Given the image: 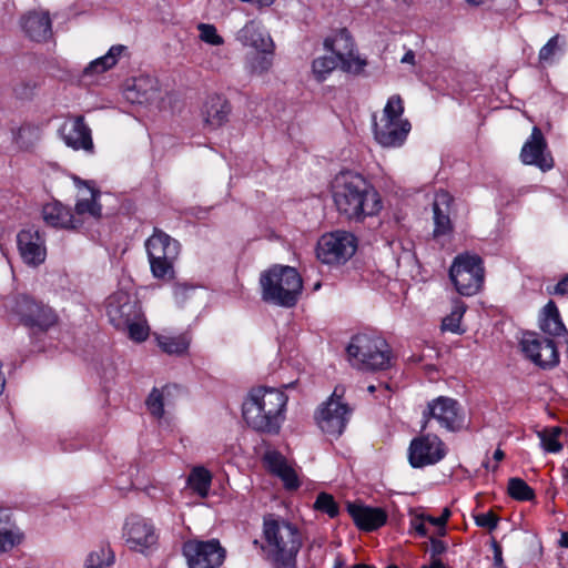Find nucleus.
I'll use <instances>...</instances> for the list:
<instances>
[{"label":"nucleus","mask_w":568,"mask_h":568,"mask_svg":"<svg viewBox=\"0 0 568 568\" xmlns=\"http://www.w3.org/2000/svg\"><path fill=\"white\" fill-rule=\"evenodd\" d=\"M404 114V102L400 95H392L382 112L379 120H374L376 141L385 148H399L404 144L412 125Z\"/></svg>","instance_id":"0eeeda50"},{"label":"nucleus","mask_w":568,"mask_h":568,"mask_svg":"<svg viewBox=\"0 0 568 568\" xmlns=\"http://www.w3.org/2000/svg\"><path fill=\"white\" fill-rule=\"evenodd\" d=\"M23 540L22 531L12 523L7 510L0 509V554L9 552Z\"/></svg>","instance_id":"2f4dec72"},{"label":"nucleus","mask_w":568,"mask_h":568,"mask_svg":"<svg viewBox=\"0 0 568 568\" xmlns=\"http://www.w3.org/2000/svg\"><path fill=\"white\" fill-rule=\"evenodd\" d=\"M508 493L517 500H531L535 497L534 490L520 478H510L508 481Z\"/></svg>","instance_id":"c03bdc74"},{"label":"nucleus","mask_w":568,"mask_h":568,"mask_svg":"<svg viewBox=\"0 0 568 568\" xmlns=\"http://www.w3.org/2000/svg\"><path fill=\"white\" fill-rule=\"evenodd\" d=\"M274 48L270 51H255L245 58V69L254 75L266 74L273 67Z\"/></svg>","instance_id":"72a5a7b5"},{"label":"nucleus","mask_w":568,"mask_h":568,"mask_svg":"<svg viewBox=\"0 0 568 568\" xmlns=\"http://www.w3.org/2000/svg\"><path fill=\"white\" fill-rule=\"evenodd\" d=\"M425 523H427L426 518H419V515L415 517V519L412 521V526L414 530L422 537L427 535V528Z\"/></svg>","instance_id":"603ef678"},{"label":"nucleus","mask_w":568,"mask_h":568,"mask_svg":"<svg viewBox=\"0 0 568 568\" xmlns=\"http://www.w3.org/2000/svg\"><path fill=\"white\" fill-rule=\"evenodd\" d=\"M559 39L558 34L554 36L549 39V41L540 49L539 51V60L540 61H551L556 52L559 50Z\"/></svg>","instance_id":"49530a36"},{"label":"nucleus","mask_w":568,"mask_h":568,"mask_svg":"<svg viewBox=\"0 0 568 568\" xmlns=\"http://www.w3.org/2000/svg\"><path fill=\"white\" fill-rule=\"evenodd\" d=\"M263 459L268 470L278 476L287 489L298 488L300 481L295 469L287 464L280 453L268 450Z\"/></svg>","instance_id":"cd10ccee"},{"label":"nucleus","mask_w":568,"mask_h":568,"mask_svg":"<svg viewBox=\"0 0 568 568\" xmlns=\"http://www.w3.org/2000/svg\"><path fill=\"white\" fill-rule=\"evenodd\" d=\"M160 348L170 355H182L189 346L191 338L187 334H180L176 336L159 335L156 337Z\"/></svg>","instance_id":"f704fd0d"},{"label":"nucleus","mask_w":568,"mask_h":568,"mask_svg":"<svg viewBox=\"0 0 568 568\" xmlns=\"http://www.w3.org/2000/svg\"><path fill=\"white\" fill-rule=\"evenodd\" d=\"M493 549H494L495 564L497 566H500L501 562H503L501 548H500V546L496 541H494L493 542Z\"/></svg>","instance_id":"6e6d98bb"},{"label":"nucleus","mask_w":568,"mask_h":568,"mask_svg":"<svg viewBox=\"0 0 568 568\" xmlns=\"http://www.w3.org/2000/svg\"><path fill=\"white\" fill-rule=\"evenodd\" d=\"M521 349L531 362L544 368L552 367L559 361L554 342L539 337L535 333H527L523 336Z\"/></svg>","instance_id":"6ab92c4d"},{"label":"nucleus","mask_w":568,"mask_h":568,"mask_svg":"<svg viewBox=\"0 0 568 568\" xmlns=\"http://www.w3.org/2000/svg\"><path fill=\"white\" fill-rule=\"evenodd\" d=\"M145 250L152 275L169 281L174 277V265L181 252V244L165 232L154 229L145 241Z\"/></svg>","instance_id":"6e6552de"},{"label":"nucleus","mask_w":568,"mask_h":568,"mask_svg":"<svg viewBox=\"0 0 568 568\" xmlns=\"http://www.w3.org/2000/svg\"><path fill=\"white\" fill-rule=\"evenodd\" d=\"M469 6H479L484 0H465Z\"/></svg>","instance_id":"680f3d73"},{"label":"nucleus","mask_w":568,"mask_h":568,"mask_svg":"<svg viewBox=\"0 0 568 568\" xmlns=\"http://www.w3.org/2000/svg\"><path fill=\"white\" fill-rule=\"evenodd\" d=\"M493 457H494L495 462L498 463L504 459L505 454L501 449H496Z\"/></svg>","instance_id":"bf43d9fd"},{"label":"nucleus","mask_w":568,"mask_h":568,"mask_svg":"<svg viewBox=\"0 0 568 568\" xmlns=\"http://www.w3.org/2000/svg\"><path fill=\"white\" fill-rule=\"evenodd\" d=\"M122 538L130 549L143 551L156 542L158 536L151 520L141 515L131 514L124 520Z\"/></svg>","instance_id":"4468645a"},{"label":"nucleus","mask_w":568,"mask_h":568,"mask_svg":"<svg viewBox=\"0 0 568 568\" xmlns=\"http://www.w3.org/2000/svg\"><path fill=\"white\" fill-rule=\"evenodd\" d=\"M113 561L114 554L111 548L100 547L88 555L84 568H109Z\"/></svg>","instance_id":"ea45409f"},{"label":"nucleus","mask_w":568,"mask_h":568,"mask_svg":"<svg viewBox=\"0 0 568 568\" xmlns=\"http://www.w3.org/2000/svg\"><path fill=\"white\" fill-rule=\"evenodd\" d=\"M325 45L339 63V68L346 72L359 73L366 65L365 61L355 54L353 40L345 31H341L331 40H326Z\"/></svg>","instance_id":"aec40b11"},{"label":"nucleus","mask_w":568,"mask_h":568,"mask_svg":"<svg viewBox=\"0 0 568 568\" xmlns=\"http://www.w3.org/2000/svg\"><path fill=\"white\" fill-rule=\"evenodd\" d=\"M452 203L453 197L448 192L440 190L435 194L433 203L435 235L446 234L452 230L449 219Z\"/></svg>","instance_id":"c756f323"},{"label":"nucleus","mask_w":568,"mask_h":568,"mask_svg":"<svg viewBox=\"0 0 568 568\" xmlns=\"http://www.w3.org/2000/svg\"><path fill=\"white\" fill-rule=\"evenodd\" d=\"M39 142L38 132L30 128H20L14 136V144L22 152H32Z\"/></svg>","instance_id":"a19ab883"},{"label":"nucleus","mask_w":568,"mask_h":568,"mask_svg":"<svg viewBox=\"0 0 568 568\" xmlns=\"http://www.w3.org/2000/svg\"><path fill=\"white\" fill-rule=\"evenodd\" d=\"M422 568H447V567L444 566L439 559H433L430 565L423 566Z\"/></svg>","instance_id":"13d9d810"},{"label":"nucleus","mask_w":568,"mask_h":568,"mask_svg":"<svg viewBox=\"0 0 568 568\" xmlns=\"http://www.w3.org/2000/svg\"><path fill=\"white\" fill-rule=\"evenodd\" d=\"M183 554L189 568H216L222 565L225 557V550L216 539L189 540L183 545Z\"/></svg>","instance_id":"ddd939ff"},{"label":"nucleus","mask_w":568,"mask_h":568,"mask_svg":"<svg viewBox=\"0 0 568 568\" xmlns=\"http://www.w3.org/2000/svg\"><path fill=\"white\" fill-rule=\"evenodd\" d=\"M287 396L276 388H253L243 403V418L254 430L275 434L284 419Z\"/></svg>","instance_id":"f03ea898"},{"label":"nucleus","mask_w":568,"mask_h":568,"mask_svg":"<svg viewBox=\"0 0 568 568\" xmlns=\"http://www.w3.org/2000/svg\"><path fill=\"white\" fill-rule=\"evenodd\" d=\"M476 525L493 530L497 527L498 518L493 511L475 516Z\"/></svg>","instance_id":"09e8293b"},{"label":"nucleus","mask_w":568,"mask_h":568,"mask_svg":"<svg viewBox=\"0 0 568 568\" xmlns=\"http://www.w3.org/2000/svg\"><path fill=\"white\" fill-rule=\"evenodd\" d=\"M465 311L466 305L460 300L454 301L450 313L443 318L442 328L455 334H462L464 331L460 327V322Z\"/></svg>","instance_id":"4c0bfd02"},{"label":"nucleus","mask_w":568,"mask_h":568,"mask_svg":"<svg viewBox=\"0 0 568 568\" xmlns=\"http://www.w3.org/2000/svg\"><path fill=\"white\" fill-rule=\"evenodd\" d=\"M16 311L28 326L48 329L57 323V315L51 307L27 295L17 300Z\"/></svg>","instance_id":"f3484780"},{"label":"nucleus","mask_w":568,"mask_h":568,"mask_svg":"<svg viewBox=\"0 0 568 568\" xmlns=\"http://www.w3.org/2000/svg\"><path fill=\"white\" fill-rule=\"evenodd\" d=\"M347 508L355 525L362 530H375L382 527L387 519L385 511L381 508H372L355 504H349Z\"/></svg>","instance_id":"a878e982"},{"label":"nucleus","mask_w":568,"mask_h":568,"mask_svg":"<svg viewBox=\"0 0 568 568\" xmlns=\"http://www.w3.org/2000/svg\"><path fill=\"white\" fill-rule=\"evenodd\" d=\"M123 94L131 103H149L158 95V82L150 75H140L128 81Z\"/></svg>","instance_id":"393cba45"},{"label":"nucleus","mask_w":568,"mask_h":568,"mask_svg":"<svg viewBox=\"0 0 568 568\" xmlns=\"http://www.w3.org/2000/svg\"><path fill=\"white\" fill-rule=\"evenodd\" d=\"M230 112V103L223 97L215 94L206 99L203 109V118L209 126L217 129L229 121Z\"/></svg>","instance_id":"c85d7f7f"},{"label":"nucleus","mask_w":568,"mask_h":568,"mask_svg":"<svg viewBox=\"0 0 568 568\" xmlns=\"http://www.w3.org/2000/svg\"><path fill=\"white\" fill-rule=\"evenodd\" d=\"M376 387L374 385L368 386V392L373 393L375 392Z\"/></svg>","instance_id":"0e129e2a"},{"label":"nucleus","mask_w":568,"mask_h":568,"mask_svg":"<svg viewBox=\"0 0 568 568\" xmlns=\"http://www.w3.org/2000/svg\"><path fill=\"white\" fill-rule=\"evenodd\" d=\"M314 508L327 514L329 517H335L338 514V506L333 496L326 493H321L314 504Z\"/></svg>","instance_id":"a18cd8bd"},{"label":"nucleus","mask_w":568,"mask_h":568,"mask_svg":"<svg viewBox=\"0 0 568 568\" xmlns=\"http://www.w3.org/2000/svg\"><path fill=\"white\" fill-rule=\"evenodd\" d=\"M402 63L415 65V53L413 50H408L400 60Z\"/></svg>","instance_id":"4d7b16f0"},{"label":"nucleus","mask_w":568,"mask_h":568,"mask_svg":"<svg viewBox=\"0 0 568 568\" xmlns=\"http://www.w3.org/2000/svg\"><path fill=\"white\" fill-rule=\"evenodd\" d=\"M45 223L58 229H77L80 220L71 212L70 207L60 202L47 203L42 209Z\"/></svg>","instance_id":"bb28decb"},{"label":"nucleus","mask_w":568,"mask_h":568,"mask_svg":"<svg viewBox=\"0 0 568 568\" xmlns=\"http://www.w3.org/2000/svg\"><path fill=\"white\" fill-rule=\"evenodd\" d=\"M172 387L165 386L162 389L154 388L148 399H146V406L151 415H153L156 418L163 417L164 414V404L168 399V397L172 394Z\"/></svg>","instance_id":"58836bf2"},{"label":"nucleus","mask_w":568,"mask_h":568,"mask_svg":"<svg viewBox=\"0 0 568 568\" xmlns=\"http://www.w3.org/2000/svg\"><path fill=\"white\" fill-rule=\"evenodd\" d=\"M77 187V202L74 215L80 220V225L85 220H99L102 216V205L99 203L100 191L90 181H83L78 176L72 178Z\"/></svg>","instance_id":"dca6fc26"},{"label":"nucleus","mask_w":568,"mask_h":568,"mask_svg":"<svg viewBox=\"0 0 568 568\" xmlns=\"http://www.w3.org/2000/svg\"><path fill=\"white\" fill-rule=\"evenodd\" d=\"M559 544L561 547L568 548V532H562L560 536Z\"/></svg>","instance_id":"052dcab7"},{"label":"nucleus","mask_w":568,"mask_h":568,"mask_svg":"<svg viewBox=\"0 0 568 568\" xmlns=\"http://www.w3.org/2000/svg\"><path fill=\"white\" fill-rule=\"evenodd\" d=\"M20 257L29 266H39L45 261V240L38 230H22L17 235Z\"/></svg>","instance_id":"412c9836"},{"label":"nucleus","mask_w":568,"mask_h":568,"mask_svg":"<svg viewBox=\"0 0 568 568\" xmlns=\"http://www.w3.org/2000/svg\"><path fill=\"white\" fill-rule=\"evenodd\" d=\"M562 429L558 426L544 428L537 432V436L540 440L542 449L547 453L557 454L562 450V444L560 443V435Z\"/></svg>","instance_id":"e433bc0d"},{"label":"nucleus","mask_w":568,"mask_h":568,"mask_svg":"<svg viewBox=\"0 0 568 568\" xmlns=\"http://www.w3.org/2000/svg\"><path fill=\"white\" fill-rule=\"evenodd\" d=\"M236 40L244 47L252 48L255 51H270L274 48V42L270 33L260 21L251 20L246 22L236 33Z\"/></svg>","instance_id":"5701e85b"},{"label":"nucleus","mask_w":568,"mask_h":568,"mask_svg":"<svg viewBox=\"0 0 568 568\" xmlns=\"http://www.w3.org/2000/svg\"><path fill=\"white\" fill-rule=\"evenodd\" d=\"M547 142L539 128L534 126L529 139L520 151V160L524 164L536 165L541 171H548L554 166V159L546 152Z\"/></svg>","instance_id":"4be33fe9"},{"label":"nucleus","mask_w":568,"mask_h":568,"mask_svg":"<svg viewBox=\"0 0 568 568\" xmlns=\"http://www.w3.org/2000/svg\"><path fill=\"white\" fill-rule=\"evenodd\" d=\"M21 28L26 36L33 41L43 42L51 38V20L49 13L42 10H34L21 18Z\"/></svg>","instance_id":"b1692460"},{"label":"nucleus","mask_w":568,"mask_h":568,"mask_svg":"<svg viewBox=\"0 0 568 568\" xmlns=\"http://www.w3.org/2000/svg\"><path fill=\"white\" fill-rule=\"evenodd\" d=\"M212 475L204 467H194L187 478V484L193 491L202 498L206 497L211 487Z\"/></svg>","instance_id":"c9c22d12"},{"label":"nucleus","mask_w":568,"mask_h":568,"mask_svg":"<svg viewBox=\"0 0 568 568\" xmlns=\"http://www.w3.org/2000/svg\"><path fill=\"white\" fill-rule=\"evenodd\" d=\"M265 551L275 568H296V557L302 547V532L293 523L270 514L263 520Z\"/></svg>","instance_id":"7ed1b4c3"},{"label":"nucleus","mask_w":568,"mask_h":568,"mask_svg":"<svg viewBox=\"0 0 568 568\" xmlns=\"http://www.w3.org/2000/svg\"><path fill=\"white\" fill-rule=\"evenodd\" d=\"M352 568H375V567L371 566V565H365V564H357V565L353 566Z\"/></svg>","instance_id":"e2e57ef3"},{"label":"nucleus","mask_w":568,"mask_h":568,"mask_svg":"<svg viewBox=\"0 0 568 568\" xmlns=\"http://www.w3.org/2000/svg\"><path fill=\"white\" fill-rule=\"evenodd\" d=\"M334 205L341 216L351 222H363L383 209L379 193L361 174L341 172L331 184Z\"/></svg>","instance_id":"f257e3e1"},{"label":"nucleus","mask_w":568,"mask_h":568,"mask_svg":"<svg viewBox=\"0 0 568 568\" xmlns=\"http://www.w3.org/2000/svg\"><path fill=\"white\" fill-rule=\"evenodd\" d=\"M351 364L362 371H383L390 366V348L387 342L376 334H358L347 346Z\"/></svg>","instance_id":"423d86ee"},{"label":"nucleus","mask_w":568,"mask_h":568,"mask_svg":"<svg viewBox=\"0 0 568 568\" xmlns=\"http://www.w3.org/2000/svg\"><path fill=\"white\" fill-rule=\"evenodd\" d=\"M323 546H324V539L323 538H316L314 540H312V542L310 544V551H314L316 552L317 557H321L322 556V552H323Z\"/></svg>","instance_id":"5fc2aeb1"},{"label":"nucleus","mask_w":568,"mask_h":568,"mask_svg":"<svg viewBox=\"0 0 568 568\" xmlns=\"http://www.w3.org/2000/svg\"><path fill=\"white\" fill-rule=\"evenodd\" d=\"M540 328L552 336H561L566 333V327L561 322L558 308L552 301H549L542 310Z\"/></svg>","instance_id":"473e14b6"},{"label":"nucleus","mask_w":568,"mask_h":568,"mask_svg":"<svg viewBox=\"0 0 568 568\" xmlns=\"http://www.w3.org/2000/svg\"><path fill=\"white\" fill-rule=\"evenodd\" d=\"M174 297L179 304H183L186 300L195 294V288L183 283H178L174 286Z\"/></svg>","instance_id":"de8ad7c7"},{"label":"nucleus","mask_w":568,"mask_h":568,"mask_svg":"<svg viewBox=\"0 0 568 568\" xmlns=\"http://www.w3.org/2000/svg\"><path fill=\"white\" fill-rule=\"evenodd\" d=\"M125 51L126 47L122 44L112 45L104 55L91 61L84 68L82 72V79H92L112 69Z\"/></svg>","instance_id":"7c9ffc66"},{"label":"nucleus","mask_w":568,"mask_h":568,"mask_svg":"<svg viewBox=\"0 0 568 568\" xmlns=\"http://www.w3.org/2000/svg\"><path fill=\"white\" fill-rule=\"evenodd\" d=\"M449 277L462 295L476 294L484 283V267L479 256L468 253L457 255L449 270Z\"/></svg>","instance_id":"9d476101"},{"label":"nucleus","mask_w":568,"mask_h":568,"mask_svg":"<svg viewBox=\"0 0 568 568\" xmlns=\"http://www.w3.org/2000/svg\"><path fill=\"white\" fill-rule=\"evenodd\" d=\"M196 30L197 37L203 43L214 48L224 45L225 40L214 24L201 22L196 26Z\"/></svg>","instance_id":"79ce46f5"},{"label":"nucleus","mask_w":568,"mask_h":568,"mask_svg":"<svg viewBox=\"0 0 568 568\" xmlns=\"http://www.w3.org/2000/svg\"><path fill=\"white\" fill-rule=\"evenodd\" d=\"M355 251V236L345 231H335L318 240L316 255L325 264H339L351 258Z\"/></svg>","instance_id":"9b49d317"},{"label":"nucleus","mask_w":568,"mask_h":568,"mask_svg":"<svg viewBox=\"0 0 568 568\" xmlns=\"http://www.w3.org/2000/svg\"><path fill=\"white\" fill-rule=\"evenodd\" d=\"M387 568H398V567H397V566L392 565V566H388Z\"/></svg>","instance_id":"338daca9"},{"label":"nucleus","mask_w":568,"mask_h":568,"mask_svg":"<svg viewBox=\"0 0 568 568\" xmlns=\"http://www.w3.org/2000/svg\"><path fill=\"white\" fill-rule=\"evenodd\" d=\"M260 285L263 301L292 307L302 293L303 281L294 267L274 265L261 274Z\"/></svg>","instance_id":"39448f33"},{"label":"nucleus","mask_w":568,"mask_h":568,"mask_svg":"<svg viewBox=\"0 0 568 568\" xmlns=\"http://www.w3.org/2000/svg\"><path fill=\"white\" fill-rule=\"evenodd\" d=\"M450 514L452 513H450L449 508H444L440 516L434 517L430 515L422 514V515H419V518H426L427 523H429L434 526L444 527L446 525V523L448 521Z\"/></svg>","instance_id":"8fccbe9b"},{"label":"nucleus","mask_w":568,"mask_h":568,"mask_svg":"<svg viewBox=\"0 0 568 568\" xmlns=\"http://www.w3.org/2000/svg\"><path fill=\"white\" fill-rule=\"evenodd\" d=\"M106 314L110 323L119 331L126 332L131 341L144 342L150 327L135 296L128 292H116L108 298Z\"/></svg>","instance_id":"20e7f679"},{"label":"nucleus","mask_w":568,"mask_h":568,"mask_svg":"<svg viewBox=\"0 0 568 568\" xmlns=\"http://www.w3.org/2000/svg\"><path fill=\"white\" fill-rule=\"evenodd\" d=\"M344 389L335 387L333 394L315 412V420L321 430L338 437L349 422L352 408L343 399Z\"/></svg>","instance_id":"1a4fd4ad"},{"label":"nucleus","mask_w":568,"mask_h":568,"mask_svg":"<svg viewBox=\"0 0 568 568\" xmlns=\"http://www.w3.org/2000/svg\"><path fill=\"white\" fill-rule=\"evenodd\" d=\"M550 293L555 295L568 294V275L565 276L561 281H559L550 291Z\"/></svg>","instance_id":"864d4df0"},{"label":"nucleus","mask_w":568,"mask_h":568,"mask_svg":"<svg viewBox=\"0 0 568 568\" xmlns=\"http://www.w3.org/2000/svg\"><path fill=\"white\" fill-rule=\"evenodd\" d=\"M445 456L446 446L436 435H422L410 443L408 458L415 468L435 465Z\"/></svg>","instance_id":"2eb2a0df"},{"label":"nucleus","mask_w":568,"mask_h":568,"mask_svg":"<svg viewBox=\"0 0 568 568\" xmlns=\"http://www.w3.org/2000/svg\"><path fill=\"white\" fill-rule=\"evenodd\" d=\"M484 466H485L486 468H488V467H489V464H488V463H484Z\"/></svg>","instance_id":"69168bd1"},{"label":"nucleus","mask_w":568,"mask_h":568,"mask_svg":"<svg viewBox=\"0 0 568 568\" xmlns=\"http://www.w3.org/2000/svg\"><path fill=\"white\" fill-rule=\"evenodd\" d=\"M446 550V546L442 540L438 539H430V556L432 559H438L437 557L440 556Z\"/></svg>","instance_id":"3c124183"},{"label":"nucleus","mask_w":568,"mask_h":568,"mask_svg":"<svg viewBox=\"0 0 568 568\" xmlns=\"http://www.w3.org/2000/svg\"><path fill=\"white\" fill-rule=\"evenodd\" d=\"M423 429L434 419L438 425L448 430L456 432L463 427L464 415L460 405L454 398L439 396L427 404L423 412Z\"/></svg>","instance_id":"f8f14e48"},{"label":"nucleus","mask_w":568,"mask_h":568,"mask_svg":"<svg viewBox=\"0 0 568 568\" xmlns=\"http://www.w3.org/2000/svg\"><path fill=\"white\" fill-rule=\"evenodd\" d=\"M337 67H339V63L333 55H325L313 61L312 70L317 81H324Z\"/></svg>","instance_id":"37998d69"},{"label":"nucleus","mask_w":568,"mask_h":568,"mask_svg":"<svg viewBox=\"0 0 568 568\" xmlns=\"http://www.w3.org/2000/svg\"><path fill=\"white\" fill-rule=\"evenodd\" d=\"M63 142L71 149L93 153L94 144L91 129L81 115L68 116L59 129Z\"/></svg>","instance_id":"a211bd4d"}]
</instances>
